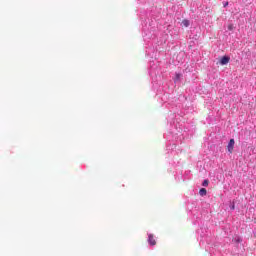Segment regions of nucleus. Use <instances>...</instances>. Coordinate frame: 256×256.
<instances>
[{
	"label": "nucleus",
	"instance_id": "obj_1",
	"mask_svg": "<svg viewBox=\"0 0 256 256\" xmlns=\"http://www.w3.org/2000/svg\"><path fill=\"white\" fill-rule=\"evenodd\" d=\"M235 148V139H230L227 149L229 153H233V149Z\"/></svg>",
	"mask_w": 256,
	"mask_h": 256
},
{
	"label": "nucleus",
	"instance_id": "obj_2",
	"mask_svg": "<svg viewBox=\"0 0 256 256\" xmlns=\"http://www.w3.org/2000/svg\"><path fill=\"white\" fill-rule=\"evenodd\" d=\"M229 61H231V58L229 56H223L219 63L220 65H227L229 63Z\"/></svg>",
	"mask_w": 256,
	"mask_h": 256
},
{
	"label": "nucleus",
	"instance_id": "obj_3",
	"mask_svg": "<svg viewBox=\"0 0 256 256\" xmlns=\"http://www.w3.org/2000/svg\"><path fill=\"white\" fill-rule=\"evenodd\" d=\"M148 243L149 245H152V246L157 245V241H155V237L153 236V234H149Z\"/></svg>",
	"mask_w": 256,
	"mask_h": 256
},
{
	"label": "nucleus",
	"instance_id": "obj_4",
	"mask_svg": "<svg viewBox=\"0 0 256 256\" xmlns=\"http://www.w3.org/2000/svg\"><path fill=\"white\" fill-rule=\"evenodd\" d=\"M199 195H201V197H205V195H207V189L201 188L199 191Z\"/></svg>",
	"mask_w": 256,
	"mask_h": 256
},
{
	"label": "nucleus",
	"instance_id": "obj_5",
	"mask_svg": "<svg viewBox=\"0 0 256 256\" xmlns=\"http://www.w3.org/2000/svg\"><path fill=\"white\" fill-rule=\"evenodd\" d=\"M182 27H189V20H183Z\"/></svg>",
	"mask_w": 256,
	"mask_h": 256
},
{
	"label": "nucleus",
	"instance_id": "obj_6",
	"mask_svg": "<svg viewBox=\"0 0 256 256\" xmlns=\"http://www.w3.org/2000/svg\"><path fill=\"white\" fill-rule=\"evenodd\" d=\"M202 185H203V187H208L209 186V180H204Z\"/></svg>",
	"mask_w": 256,
	"mask_h": 256
},
{
	"label": "nucleus",
	"instance_id": "obj_7",
	"mask_svg": "<svg viewBox=\"0 0 256 256\" xmlns=\"http://www.w3.org/2000/svg\"><path fill=\"white\" fill-rule=\"evenodd\" d=\"M233 29H235V26H233V24H229L228 25V30L233 31Z\"/></svg>",
	"mask_w": 256,
	"mask_h": 256
},
{
	"label": "nucleus",
	"instance_id": "obj_8",
	"mask_svg": "<svg viewBox=\"0 0 256 256\" xmlns=\"http://www.w3.org/2000/svg\"><path fill=\"white\" fill-rule=\"evenodd\" d=\"M182 75L180 73H177L176 74V78H175V81H179V79H181Z\"/></svg>",
	"mask_w": 256,
	"mask_h": 256
},
{
	"label": "nucleus",
	"instance_id": "obj_9",
	"mask_svg": "<svg viewBox=\"0 0 256 256\" xmlns=\"http://www.w3.org/2000/svg\"><path fill=\"white\" fill-rule=\"evenodd\" d=\"M232 209H235V206H232Z\"/></svg>",
	"mask_w": 256,
	"mask_h": 256
}]
</instances>
